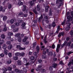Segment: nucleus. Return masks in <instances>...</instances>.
Instances as JSON below:
<instances>
[{"mask_svg": "<svg viewBox=\"0 0 73 73\" xmlns=\"http://www.w3.org/2000/svg\"><path fill=\"white\" fill-rule=\"evenodd\" d=\"M33 11L36 15H37V11L35 9H34L33 10Z\"/></svg>", "mask_w": 73, "mask_h": 73, "instance_id": "obj_36", "label": "nucleus"}, {"mask_svg": "<svg viewBox=\"0 0 73 73\" xmlns=\"http://www.w3.org/2000/svg\"><path fill=\"white\" fill-rule=\"evenodd\" d=\"M27 39H28V37L26 36H25V38L22 40V42H26Z\"/></svg>", "mask_w": 73, "mask_h": 73, "instance_id": "obj_2", "label": "nucleus"}, {"mask_svg": "<svg viewBox=\"0 0 73 73\" xmlns=\"http://www.w3.org/2000/svg\"><path fill=\"white\" fill-rule=\"evenodd\" d=\"M7 69L11 71V70H12V68L10 67H8L7 68Z\"/></svg>", "mask_w": 73, "mask_h": 73, "instance_id": "obj_39", "label": "nucleus"}, {"mask_svg": "<svg viewBox=\"0 0 73 73\" xmlns=\"http://www.w3.org/2000/svg\"><path fill=\"white\" fill-rule=\"evenodd\" d=\"M13 32H18L19 31V29L17 28H16L15 29H14L13 31Z\"/></svg>", "mask_w": 73, "mask_h": 73, "instance_id": "obj_14", "label": "nucleus"}, {"mask_svg": "<svg viewBox=\"0 0 73 73\" xmlns=\"http://www.w3.org/2000/svg\"><path fill=\"white\" fill-rule=\"evenodd\" d=\"M19 4H20V5H23V2H22L21 1H20L19 3Z\"/></svg>", "mask_w": 73, "mask_h": 73, "instance_id": "obj_61", "label": "nucleus"}, {"mask_svg": "<svg viewBox=\"0 0 73 73\" xmlns=\"http://www.w3.org/2000/svg\"><path fill=\"white\" fill-rule=\"evenodd\" d=\"M41 68H42V66L41 65H39L38 66V68L36 69V70H40Z\"/></svg>", "mask_w": 73, "mask_h": 73, "instance_id": "obj_6", "label": "nucleus"}, {"mask_svg": "<svg viewBox=\"0 0 73 73\" xmlns=\"http://www.w3.org/2000/svg\"><path fill=\"white\" fill-rule=\"evenodd\" d=\"M49 8V6H47L45 7V12H47L48 11V9Z\"/></svg>", "mask_w": 73, "mask_h": 73, "instance_id": "obj_28", "label": "nucleus"}, {"mask_svg": "<svg viewBox=\"0 0 73 73\" xmlns=\"http://www.w3.org/2000/svg\"><path fill=\"white\" fill-rule=\"evenodd\" d=\"M52 26V27H55V26H56V23H55V22L54 21L53 22Z\"/></svg>", "mask_w": 73, "mask_h": 73, "instance_id": "obj_26", "label": "nucleus"}, {"mask_svg": "<svg viewBox=\"0 0 73 73\" xmlns=\"http://www.w3.org/2000/svg\"><path fill=\"white\" fill-rule=\"evenodd\" d=\"M53 67L52 66H50L49 68V70H50V71H52V70H53V68H52Z\"/></svg>", "mask_w": 73, "mask_h": 73, "instance_id": "obj_44", "label": "nucleus"}, {"mask_svg": "<svg viewBox=\"0 0 73 73\" xmlns=\"http://www.w3.org/2000/svg\"><path fill=\"white\" fill-rule=\"evenodd\" d=\"M29 3L31 6H32L33 5V4H34V2H32V1H31Z\"/></svg>", "mask_w": 73, "mask_h": 73, "instance_id": "obj_34", "label": "nucleus"}, {"mask_svg": "<svg viewBox=\"0 0 73 73\" xmlns=\"http://www.w3.org/2000/svg\"><path fill=\"white\" fill-rule=\"evenodd\" d=\"M17 48H19V49L20 50H25V48H21V46L20 45H17Z\"/></svg>", "mask_w": 73, "mask_h": 73, "instance_id": "obj_4", "label": "nucleus"}, {"mask_svg": "<svg viewBox=\"0 0 73 73\" xmlns=\"http://www.w3.org/2000/svg\"><path fill=\"white\" fill-rule=\"evenodd\" d=\"M4 52L5 54L6 55H7V54H8V50L6 49H5L4 50Z\"/></svg>", "mask_w": 73, "mask_h": 73, "instance_id": "obj_20", "label": "nucleus"}, {"mask_svg": "<svg viewBox=\"0 0 73 73\" xmlns=\"http://www.w3.org/2000/svg\"><path fill=\"white\" fill-rule=\"evenodd\" d=\"M52 49H54L55 48V45H54V44H53L52 45Z\"/></svg>", "mask_w": 73, "mask_h": 73, "instance_id": "obj_58", "label": "nucleus"}, {"mask_svg": "<svg viewBox=\"0 0 73 73\" xmlns=\"http://www.w3.org/2000/svg\"><path fill=\"white\" fill-rule=\"evenodd\" d=\"M46 70L45 69H43L42 70L41 72L42 73H44V72H45Z\"/></svg>", "mask_w": 73, "mask_h": 73, "instance_id": "obj_56", "label": "nucleus"}, {"mask_svg": "<svg viewBox=\"0 0 73 73\" xmlns=\"http://www.w3.org/2000/svg\"><path fill=\"white\" fill-rule=\"evenodd\" d=\"M26 25V23H22V25H21V27H23V29H25L26 28L25 27V26Z\"/></svg>", "mask_w": 73, "mask_h": 73, "instance_id": "obj_5", "label": "nucleus"}, {"mask_svg": "<svg viewBox=\"0 0 73 73\" xmlns=\"http://www.w3.org/2000/svg\"><path fill=\"white\" fill-rule=\"evenodd\" d=\"M8 48L9 50H11L12 48V45H10L8 46Z\"/></svg>", "mask_w": 73, "mask_h": 73, "instance_id": "obj_27", "label": "nucleus"}, {"mask_svg": "<svg viewBox=\"0 0 73 73\" xmlns=\"http://www.w3.org/2000/svg\"><path fill=\"white\" fill-rule=\"evenodd\" d=\"M21 54V53L20 52H17L15 54V55L16 56H20Z\"/></svg>", "mask_w": 73, "mask_h": 73, "instance_id": "obj_24", "label": "nucleus"}, {"mask_svg": "<svg viewBox=\"0 0 73 73\" xmlns=\"http://www.w3.org/2000/svg\"><path fill=\"white\" fill-rule=\"evenodd\" d=\"M1 37L2 38H3V39L5 38V35H2L1 36Z\"/></svg>", "mask_w": 73, "mask_h": 73, "instance_id": "obj_35", "label": "nucleus"}, {"mask_svg": "<svg viewBox=\"0 0 73 73\" xmlns=\"http://www.w3.org/2000/svg\"><path fill=\"white\" fill-rule=\"evenodd\" d=\"M43 18V16H42V15H41L40 17L39 18L38 22H41V20H42Z\"/></svg>", "mask_w": 73, "mask_h": 73, "instance_id": "obj_7", "label": "nucleus"}, {"mask_svg": "<svg viewBox=\"0 0 73 73\" xmlns=\"http://www.w3.org/2000/svg\"><path fill=\"white\" fill-rule=\"evenodd\" d=\"M20 35H21V33H17V34H16L15 35V36H17V37H19V36H20Z\"/></svg>", "mask_w": 73, "mask_h": 73, "instance_id": "obj_29", "label": "nucleus"}, {"mask_svg": "<svg viewBox=\"0 0 73 73\" xmlns=\"http://www.w3.org/2000/svg\"><path fill=\"white\" fill-rule=\"evenodd\" d=\"M3 6H1L0 7V11L1 12V11H2V10H3Z\"/></svg>", "mask_w": 73, "mask_h": 73, "instance_id": "obj_59", "label": "nucleus"}, {"mask_svg": "<svg viewBox=\"0 0 73 73\" xmlns=\"http://www.w3.org/2000/svg\"><path fill=\"white\" fill-rule=\"evenodd\" d=\"M13 60H17L19 59V58L17 56H14L13 58Z\"/></svg>", "mask_w": 73, "mask_h": 73, "instance_id": "obj_17", "label": "nucleus"}, {"mask_svg": "<svg viewBox=\"0 0 73 73\" xmlns=\"http://www.w3.org/2000/svg\"><path fill=\"white\" fill-rule=\"evenodd\" d=\"M70 34L71 36H73V30H71L70 32Z\"/></svg>", "mask_w": 73, "mask_h": 73, "instance_id": "obj_47", "label": "nucleus"}, {"mask_svg": "<svg viewBox=\"0 0 73 73\" xmlns=\"http://www.w3.org/2000/svg\"><path fill=\"white\" fill-rule=\"evenodd\" d=\"M19 16H23L24 15V13H23L22 12H21L20 13H19V14H18Z\"/></svg>", "mask_w": 73, "mask_h": 73, "instance_id": "obj_33", "label": "nucleus"}, {"mask_svg": "<svg viewBox=\"0 0 73 73\" xmlns=\"http://www.w3.org/2000/svg\"><path fill=\"white\" fill-rule=\"evenodd\" d=\"M71 44H72V42H71V41H70L66 45V46H70Z\"/></svg>", "mask_w": 73, "mask_h": 73, "instance_id": "obj_19", "label": "nucleus"}, {"mask_svg": "<svg viewBox=\"0 0 73 73\" xmlns=\"http://www.w3.org/2000/svg\"><path fill=\"white\" fill-rule=\"evenodd\" d=\"M8 35L9 36H13V34L12 32H9L8 33Z\"/></svg>", "mask_w": 73, "mask_h": 73, "instance_id": "obj_31", "label": "nucleus"}, {"mask_svg": "<svg viewBox=\"0 0 73 73\" xmlns=\"http://www.w3.org/2000/svg\"><path fill=\"white\" fill-rule=\"evenodd\" d=\"M7 48V46L5 44H4L3 45V48L4 49H6V48Z\"/></svg>", "mask_w": 73, "mask_h": 73, "instance_id": "obj_16", "label": "nucleus"}, {"mask_svg": "<svg viewBox=\"0 0 73 73\" xmlns=\"http://www.w3.org/2000/svg\"><path fill=\"white\" fill-rule=\"evenodd\" d=\"M15 72H19L20 70H19L18 69L16 68L15 70Z\"/></svg>", "mask_w": 73, "mask_h": 73, "instance_id": "obj_57", "label": "nucleus"}, {"mask_svg": "<svg viewBox=\"0 0 73 73\" xmlns=\"http://www.w3.org/2000/svg\"><path fill=\"white\" fill-rule=\"evenodd\" d=\"M17 64L19 65H21V62L20 60H18L17 61Z\"/></svg>", "mask_w": 73, "mask_h": 73, "instance_id": "obj_21", "label": "nucleus"}, {"mask_svg": "<svg viewBox=\"0 0 73 73\" xmlns=\"http://www.w3.org/2000/svg\"><path fill=\"white\" fill-rule=\"evenodd\" d=\"M11 62H12V61H11V60H9L7 61L8 64H11Z\"/></svg>", "mask_w": 73, "mask_h": 73, "instance_id": "obj_42", "label": "nucleus"}, {"mask_svg": "<svg viewBox=\"0 0 73 73\" xmlns=\"http://www.w3.org/2000/svg\"><path fill=\"white\" fill-rule=\"evenodd\" d=\"M49 14L50 16H51L52 15V11H51V10H50Z\"/></svg>", "mask_w": 73, "mask_h": 73, "instance_id": "obj_46", "label": "nucleus"}, {"mask_svg": "<svg viewBox=\"0 0 73 73\" xmlns=\"http://www.w3.org/2000/svg\"><path fill=\"white\" fill-rule=\"evenodd\" d=\"M67 19H68V21H71L73 20V17H71L70 15H69L67 17Z\"/></svg>", "mask_w": 73, "mask_h": 73, "instance_id": "obj_1", "label": "nucleus"}, {"mask_svg": "<svg viewBox=\"0 0 73 73\" xmlns=\"http://www.w3.org/2000/svg\"><path fill=\"white\" fill-rule=\"evenodd\" d=\"M10 23L11 24H13V23H14V20H13V19H11L10 21Z\"/></svg>", "mask_w": 73, "mask_h": 73, "instance_id": "obj_37", "label": "nucleus"}, {"mask_svg": "<svg viewBox=\"0 0 73 73\" xmlns=\"http://www.w3.org/2000/svg\"><path fill=\"white\" fill-rule=\"evenodd\" d=\"M6 43L7 45H11V41H7Z\"/></svg>", "mask_w": 73, "mask_h": 73, "instance_id": "obj_45", "label": "nucleus"}, {"mask_svg": "<svg viewBox=\"0 0 73 73\" xmlns=\"http://www.w3.org/2000/svg\"><path fill=\"white\" fill-rule=\"evenodd\" d=\"M73 52L72 51H70L67 53V55L68 56H69V55H70V54H72V53H73Z\"/></svg>", "mask_w": 73, "mask_h": 73, "instance_id": "obj_38", "label": "nucleus"}, {"mask_svg": "<svg viewBox=\"0 0 73 73\" xmlns=\"http://www.w3.org/2000/svg\"><path fill=\"white\" fill-rule=\"evenodd\" d=\"M43 50H46V52L47 53H49V49L48 48H44L43 49Z\"/></svg>", "mask_w": 73, "mask_h": 73, "instance_id": "obj_25", "label": "nucleus"}, {"mask_svg": "<svg viewBox=\"0 0 73 73\" xmlns=\"http://www.w3.org/2000/svg\"><path fill=\"white\" fill-rule=\"evenodd\" d=\"M61 34L60 33H59V35H58V37L60 38L61 37Z\"/></svg>", "mask_w": 73, "mask_h": 73, "instance_id": "obj_62", "label": "nucleus"}, {"mask_svg": "<svg viewBox=\"0 0 73 73\" xmlns=\"http://www.w3.org/2000/svg\"><path fill=\"white\" fill-rule=\"evenodd\" d=\"M72 64H73V60H72V61H70L68 63V66H70Z\"/></svg>", "mask_w": 73, "mask_h": 73, "instance_id": "obj_10", "label": "nucleus"}, {"mask_svg": "<svg viewBox=\"0 0 73 73\" xmlns=\"http://www.w3.org/2000/svg\"><path fill=\"white\" fill-rule=\"evenodd\" d=\"M18 41L19 42H21V37H20V36H19L18 38Z\"/></svg>", "mask_w": 73, "mask_h": 73, "instance_id": "obj_13", "label": "nucleus"}, {"mask_svg": "<svg viewBox=\"0 0 73 73\" xmlns=\"http://www.w3.org/2000/svg\"><path fill=\"white\" fill-rule=\"evenodd\" d=\"M60 64V65H64V63H63V62L62 61H60L59 62Z\"/></svg>", "mask_w": 73, "mask_h": 73, "instance_id": "obj_53", "label": "nucleus"}, {"mask_svg": "<svg viewBox=\"0 0 73 73\" xmlns=\"http://www.w3.org/2000/svg\"><path fill=\"white\" fill-rule=\"evenodd\" d=\"M66 41H69V40H70V38L68 36L66 37Z\"/></svg>", "mask_w": 73, "mask_h": 73, "instance_id": "obj_48", "label": "nucleus"}, {"mask_svg": "<svg viewBox=\"0 0 73 73\" xmlns=\"http://www.w3.org/2000/svg\"><path fill=\"white\" fill-rule=\"evenodd\" d=\"M23 21L21 19H19L18 20V22L19 23H22Z\"/></svg>", "mask_w": 73, "mask_h": 73, "instance_id": "obj_40", "label": "nucleus"}, {"mask_svg": "<svg viewBox=\"0 0 73 73\" xmlns=\"http://www.w3.org/2000/svg\"><path fill=\"white\" fill-rule=\"evenodd\" d=\"M57 66V64L56 63H54L52 65V67L54 68H56V67Z\"/></svg>", "mask_w": 73, "mask_h": 73, "instance_id": "obj_9", "label": "nucleus"}, {"mask_svg": "<svg viewBox=\"0 0 73 73\" xmlns=\"http://www.w3.org/2000/svg\"><path fill=\"white\" fill-rule=\"evenodd\" d=\"M37 53H38L40 51V47L38 46H37L36 48Z\"/></svg>", "mask_w": 73, "mask_h": 73, "instance_id": "obj_8", "label": "nucleus"}, {"mask_svg": "<svg viewBox=\"0 0 73 73\" xmlns=\"http://www.w3.org/2000/svg\"><path fill=\"white\" fill-rule=\"evenodd\" d=\"M14 25H15V26H16V27H19V26L20 25L19 23L18 22L14 23Z\"/></svg>", "mask_w": 73, "mask_h": 73, "instance_id": "obj_18", "label": "nucleus"}, {"mask_svg": "<svg viewBox=\"0 0 73 73\" xmlns=\"http://www.w3.org/2000/svg\"><path fill=\"white\" fill-rule=\"evenodd\" d=\"M23 17H27V16H28V14H23Z\"/></svg>", "mask_w": 73, "mask_h": 73, "instance_id": "obj_60", "label": "nucleus"}, {"mask_svg": "<svg viewBox=\"0 0 73 73\" xmlns=\"http://www.w3.org/2000/svg\"><path fill=\"white\" fill-rule=\"evenodd\" d=\"M66 21V20H65L63 22H62V23H61V25H64L65 23V21Z\"/></svg>", "mask_w": 73, "mask_h": 73, "instance_id": "obj_54", "label": "nucleus"}, {"mask_svg": "<svg viewBox=\"0 0 73 73\" xmlns=\"http://www.w3.org/2000/svg\"><path fill=\"white\" fill-rule=\"evenodd\" d=\"M36 43L35 42L33 43V48H35V46H36Z\"/></svg>", "mask_w": 73, "mask_h": 73, "instance_id": "obj_43", "label": "nucleus"}, {"mask_svg": "<svg viewBox=\"0 0 73 73\" xmlns=\"http://www.w3.org/2000/svg\"><path fill=\"white\" fill-rule=\"evenodd\" d=\"M60 25H58V28L57 29L55 32V33H56L57 34H58V32L59 31H60Z\"/></svg>", "mask_w": 73, "mask_h": 73, "instance_id": "obj_3", "label": "nucleus"}, {"mask_svg": "<svg viewBox=\"0 0 73 73\" xmlns=\"http://www.w3.org/2000/svg\"><path fill=\"white\" fill-rule=\"evenodd\" d=\"M29 43V41L28 40L27 42H26L25 43V45H28Z\"/></svg>", "mask_w": 73, "mask_h": 73, "instance_id": "obj_50", "label": "nucleus"}, {"mask_svg": "<svg viewBox=\"0 0 73 73\" xmlns=\"http://www.w3.org/2000/svg\"><path fill=\"white\" fill-rule=\"evenodd\" d=\"M36 8L37 9V11H40L41 8H40V6L39 5H37L36 6Z\"/></svg>", "mask_w": 73, "mask_h": 73, "instance_id": "obj_11", "label": "nucleus"}, {"mask_svg": "<svg viewBox=\"0 0 73 73\" xmlns=\"http://www.w3.org/2000/svg\"><path fill=\"white\" fill-rule=\"evenodd\" d=\"M20 55L21 56H24L25 55V53H24V52H23L21 53V54Z\"/></svg>", "mask_w": 73, "mask_h": 73, "instance_id": "obj_55", "label": "nucleus"}, {"mask_svg": "<svg viewBox=\"0 0 73 73\" xmlns=\"http://www.w3.org/2000/svg\"><path fill=\"white\" fill-rule=\"evenodd\" d=\"M70 29V27H67L66 28V31H69Z\"/></svg>", "mask_w": 73, "mask_h": 73, "instance_id": "obj_23", "label": "nucleus"}, {"mask_svg": "<svg viewBox=\"0 0 73 73\" xmlns=\"http://www.w3.org/2000/svg\"><path fill=\"white\" fill-rule=\"evenodd\" d=\"M42 60L41 59H40L38 61V62H39L40 64H41V63L42 62Z\"/></svg>", "mask_w": 73, "mask_h": 73, "instance_id": "obj_51", "label": "nucleus"}, {"mask_svg": "<svg viewBox=\"0 0 73 73\" xmlns=\"http://www.w3.org/2000/svg\"><path fill=\"white\" fill-rule=\"evenodd\" d=\"M12 5L10 4L8 6V9H10L11 8H12Z\"/></svg>", "mask_w": 73, "mask_h": 73, "instance_id": "obj_41", "label": "nucleus"}, {"mask_svg": "<svg viewBox=\"0 0 73 73\" xmlns=\"http://www.w3.org/2000/svg\"><path fill=\"white\" fill-rule=\"evenodd\" d=\"M7 31V28L4 27L3 29V31L4 32H5Z\"/></svg>", "mask_w": 73, "mask_h": 73, "instance_id": "obj_52", "label": "nucleus"}, {"mask_svg": "<svg viewBox=\"0 0 73 73\" xmlns=\"http://www.w3.org/2000/svg\"><path fill=\"white\" fill-rule=\"evenodd\" d=\"M48 56H53V52L52 51H50L49 52V53L48 54Z\"/></svg>", "mask_w": 73, "mask_h": 73, "instance_id": "obj_12", "label": "nucleus"}, {"mask_svg": "<svg viewBox=\"0 0 73 73\" xmlns=\"http://www.w3.org/2000/svg\"><path fill=\"white\" fill-rule=\"evenodd\" d=\"M35 59V56H31L30 58V60L31 61H33V60H34Z\"/></svg>", "mask_w": 73, "mask_h": 73, "instance_id": "obj_32", "label": "nucleus"}, {"mask_svg": "<svg viewBox=\"0 0 73 73\" xmlns=\"http://www.w3.org/2000/svg\"><path fill=\"white\" fill-rule=\"evenodd\" d=\"M0 56H1V57H4V54H0Z\"/></svg>", "mask_w": 73, "mask_h": 73, "instance_id": "obj_64", "label": "nucleus"}, {"mask_svg": "<svg viewBox=\"0 0 73 73\" xmlns=\"http://www.w3.org/2000/svg\"><path fill=\"white\" fill-rule=\"evenodd\" d=\"M12 54L11 53H9L8 54V56H9V57L10 58H11L12 57Z\"/></svg>", "mask_w": 73, "mask_h": 73, "instance_id": "obj_30", "label": "nucleus"}, {"mask_svg": "<svg viewBox=\"0 0 73 73\" xmlns=\"http://www.w3.org/2000/svg\"><path fill=\"white\" fill-rule=\"evenodd\" d=\"M60 33V34H61V35H62V36H64L65 33H64V32H61Z\"/></svg>", "mask_w": 73, "mask_h": 73, "instance_id": "obj_49", "label": "nucleus"}, {"mask_svg": "<svg viewBox=\"0 0 73 73\" xmlns=\"http://www.w3.org/2000/svg\"><path fill=\"white\" fill-rule=\"evenodd\" d=\"M26 6L24 5L23 6V8L22 9L23 11H25L27 9V8H26Z\"/></svg>", "mask_w": 73, "mask_h": 73, "instance_id": "obj_15", "label": "nucleus"}, {"mask_svg": "<svg viewBox=\"0 0 73 73\" xmlns=\"http://www.w3.org/2000/svg\"><path fill=\"white\" fill-rule=\"evenodd\" d=\"M7 19V16H4L3 17V21H6Z\"/></svg>", "mask_w": 73, "mask_h": 73, "instance_id": "obj_22", "label": "nucleus"}, {"mask_svg": "<svg viewBox=\"0 0 73 73\" xmlns=\"http://www.w3.org/2000/svg\"><path fill=\"white\" fill-rule=\"evenodd\" d=\"M11 27L13 29L15 28V25H13L11 26Z\"/></svg>", "mask_w": 73, "mask_h": 73, "instance_id": "obj_63", "label": "nucleus"}]
</instances>
